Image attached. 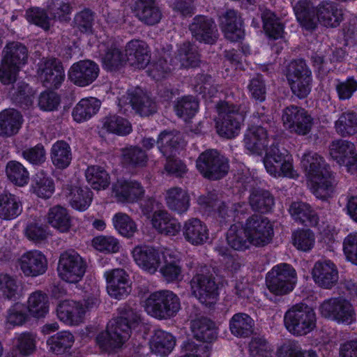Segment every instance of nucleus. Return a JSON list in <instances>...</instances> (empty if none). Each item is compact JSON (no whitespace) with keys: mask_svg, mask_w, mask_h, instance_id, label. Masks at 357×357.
I'll return each mask as SVG.
<instances>
[{"mask_svg":"<svg viewBox=\"0 0 357 357\" xmlns=\"http://www.w3.org/2000/svg\"><path fill=\"white\" fill-rule=\"evenodd\" d=\"M264 164L266 171L274 177L294 178L296 176L291 156L289 154L288 151L284 149H279L275 144H273L267 149L264 158Z\"/></svg>","mask_w":357,"mask_h":357,"instance_id":"nucleus-9","label":"nucleus"},{"mask_svg":"<svg viewBox=\"0 0 357 357\" xmlns=\"http://www.w3.org/2000/svg\"><path fill=\"white\" fill-rule=\"evenodd\" d=\"M191 329L197 340L211 342L217 338V328L213 321L206 317L195 319L191 322Z\"/></svg>","mask_w":357,"mask_h":357,"instance_id":"nucleus-33","label":"nucleus"},{"mask_svg":"<svg viewBox=\"0 0 357 357\" xmlns=\"http://www.w3.org/2000/svg\"><path fill=\"white\" fill-rule=\"evenodd\" d=\"M47 222L59 231L68 232L71 227V218L66 208L59 205L50 208L47 216Z\"/></svg>","mask_w":357,"mask_h":357,"instance_id":"nucleus-38","label":"nucleus"},{"mask_svg":"<svg viewBox=\"0 0 357 357\" xmlns=\"http://www.w3.org/2000/svg\"><path fill=\"white\" fill-rule=\"evenodd\" d=\"M354 144L347 140L340 139L333 142L330 146V154L339 164L347 158L354 154Z\"/></svg>","mask_w":357,"mask_h":357,"instance_id":"nucleus-60","label":"nucleus"},{"mask_svg":"<svg viewBox=\"0 0 357 357\" xmlns=\"http://www.w3.org/2000/svg\"><path fill=\"white\" fill-rule=\"evenodd\" d=\"M108 294L116 299L127 296L131 291L129 276L122 268H115L105 273Z\"/></svg>","mask_w":357,"mask_h":357,"instance_id":"nucleus-19","label":"nucleus"},{"mask_svg":"<svg viewBox=\"0 0 357 357\" xmlns=\"http://www.w3.org/2000/svg\"><path fill=\"white\" fill-rule=\"evenodd\" d=\"M228 245L236 250H245L252 245L245 227L233 225L227 232Z\"/></svg>","mask_w":357,"mask_h":357,"instance_id":"nucleus-35","label":"nucleus"},{"mask_svg":"<svg viewBox=\"0 0 357 357\" xmlns=\"http://www.w3.org/2000/svg\"><path fill=\"white\" fill-rule=\"evenodd\" d=\"M22 204L20 199L10 192L0 194V218L13 220L21 214Z\"/></svg>","mask_w":357,"mask_h":357,"instance_id":"nucleus-34","label":"nucleus"},{"mask_svg":"<svg viewBox=\"0 0 357 357\" xmlns=\"http://www.w3.org/2000/svg\"><path fill=\"white\" fill-rule=\"evenodd\" d=\"M251 357H269L273 351L271 345L263 337H254L249 344Z\"/></svg>","mask_w":357,"mask_h":357,"instance_id":"nucleus-64","label":"nucleus"},{"mask_svg":"<svg viewBox=\"0 0 357 357\" xmlns=\"http://www.w3.org/2000/svg\"><path fill=\"white\" fill-rule=\"evenodd\" d=\"M249 203L253 211L266 213L271 210L275 202L274 197L269 191L257 188L251 192Z\"/></svg>","mask_w":357,"mask_h":357,"instance_id":"nucleus-40","label":"nucleus"},{"mask_svg":"<svg viewBox=\"0 0 357 357\" xmlns=\"http://www.w3.org/2000/svg\"><path fill=\"white\" fill-rule=\"evenodd\" d=\"M27 303L29 312L34 317H44L49 311L48 296L41 291L32 293Z\"/></svg>","mask_w":357,"mask_h":357,"instance_id":"nucleus-46","label":"nucleus"},{"mask_svg":"<svg viewBox=\"0 0 357 357\" xmlns=\"http://www.w3.org/2000/svg\"><path fill=\"white\" fill-rule=\"evenodd\" d=\"M21 114L14 109H4L0 112V136L9 137L16 135L22 124Z\"/></svg>","mask_w":357,"mask_h":357,"instance_id":"nucleus-32","label":"nucleus"},{"mask_svg":"<svg viewBox=\"0 0 357 357\" xmlns=\"http://www.w3.org/2000/svg\"><path fill=\"white\" fill-rule=\"evenodd\" d=\"M112 222L115 229L123 236L131 237L137 231L135 222L126 213L115 214Z\"/></svg>","mask_w":357,"mask_h":357,"instance_id":"nucleus-61","label":"nucleus"},{"mask_svg":"<svg viewBox=\"0 0 357 357\" xmlns=\"http://www.w3.org/2000/svg\"><path fill=\"white\" fill-rule=\"evenodd\" d=\"M176 59L180 63L181 66L185 68L196 67L200 61L198 52L190 43H184L181 45Z\"/></svg>","mask_w":357,"mask_h":357,"instance_id":"nucleus-53","label":"nucleus"},{"mask_svg":"<svg viewBox=\"0 0 357 357\" xmlns=\"http://www.w3.org/2000/svg\"><path fill=\"white\" fill-rule=\"evenodd\" d=\"M119 107L124 113L131 108L142 116H148L157 110L155 102L140 88L128 90L119 98Z\"/></svg>","mask_w":357,"mask_h":357,"instance_id":"nucleus-13","label":"nucleus"},{"mask_svg":"<svg viewBox=\"0 0 357 357\" xmlns=\"http://www.w3.org/2000/svg\"><path fill=\"white\" fill-rule=\"evenodd\" d=\"M51 160L53 165L58 169H66L72 160L71 149L64 141H57L51 149Z\"/></svg>","mask_w":357,"mask_h":357,"instance_id":"nucleus-43","label":"nucleus"},{"mask_svg":"<svg viewBox=\"0 0 357 357\" xmlns=\"http://www.w3.org/2000/svg\"><path fill=\"white\" fill-rule=\"evenodd\" d=\"M196 167L204 178L213 181L225 176L229 168L228 160L214 149L202 153L197 159Z\"/></svg>","mask_w":357,"mask_h":357,"instance_id":"nucleus-8","label":"nucleus"},{"mask_svg":"<svg viewBox=\"0 0 357 357\" xmlns=\"http://www.w3.org/2000/svg\"><path fill=\"white\" fill-rule=\"evenodd\" d=\"M188 192L179 187L168 189L165 193V202L168 208L178 214L185 213L190 207Z\"/></svg>","mask_w":357,"mask_h":357,"instance_id":"nucleus-31","label":"nucleus"},{"mask_svg":"<svg viewBox=\"0 0 357 357\" xmlns=\"http://www.w3.org/2000/svg\"><path fill=\"white\" fill-rule=\"evenodd\" d=\"M132 257L138 266L150 274H154L162 263L159 250L148 245L136 246Z\"/></svg>","mask_w":357,"mask_h":357,"instance_id":"nucleus-20","label":"nucleus"},{"mask_svg":"<svg viewBox=\"0 0 357 357\" xmlns=\"http://www.w3.org/2000/svg\"><path fill=\"white\" fill-rule=\"evenodd\" d=\"M175 345L174 337L164 331H156L150 342L151 351L157 355L165 356L173 349Z\"/></svg>","mask_w":357,"mask_h":357,"instance_id":"nucleus-36","label":"nucleus"},{"mask_svg":"<svg viewBox=\"0 0 357 357\" xmlns=\"http://www.w3.org/2000/svg\"><path fill=\"white\" fill-rule=\"evenodd\" d=\"M287 331L295 335H304L316 326V314L312 308L303 303L296 304L287 310L284 317Z\"/></svg>","mask_w":357,"mask_h":357,"instance_id":"nucleus-6","label":"nucleus"},{"mask_svg":"<svg viewBox=\"0 0 357 357\" xmlns=\"http://www.w3.org/2000/svg\"><path fill=\"white\" fill-rule=\"evenodd\" d=\"M75 341L73 335L67 331L59 332L47 340L49 350L55 354H62L70 349Z\"/></svg>","mask_w":357,"mask_h":357,"instance_id":"nucleus-45","label":"nucleus"},{"mask_svg":"<svg viewBox=\"0 0 357 357\" xmlns=\"http://www.w3.org/2000/svg\"><path fill=\"white\" fill-rule=\"evenodd\" d=\"M254 321L245 313H236L229 321L231 333L238 337H247L253 333Z\"/></svg>","mask_w":357,"mask_h":357,"instance_id":"nucleus-39","label":"nucleus"},{"mask_svg":"<svg viewBox=\"0 0 357 357\" xmlns=\"http://www.w3.org/2000/svg\"><path fill=\"white\" fill-rule=\"evenodd\" d=\"M301 164L312 182V192L317 198L326 199L335 191L337 181L323 157L307 151L302 157Z\"/></svg>","mask_w":357,"mask_h":357,"instance_id":"nucleus-1","label":"nucleus"},{"mask_svg":"<svg viewBox=\"0 0 357 357\" xmlns=\"http://www.w3.org/2000/svg\"><path fill=\"white\" fill-rule=\"evenodd\" d=\"M180 309L179 298L169 290L153 292L145 301V310L147 313L158 319L173 317Z\"/></svg>","mask_w":357,"mask_h":357,"instance_id":"nucleus-4","label":"nucleus"},{"mask_svg":"<svg viewBox=\"0 0 357 357\" xmlns=\"http://www.w3.org/2000/svg\"><path fill=\"white\" fill-rule=\"evenodd\" d=\"M289 212L296 220L306 225L313 227L319 222L318 215L307 203L302 202L292 203Z\"/></svg>","mask_w":357,"mask_h":357,"instance_id":"nucleus-37","label":"nucleus"},{"mask_svg":"<svg viewBox=\"0 0 357 357\" xmlns=\"http://www.w3.org/2000/svg\"><path fill=\"white\" fill-rule=\"evenodd\" d=\"M151 224L160 234L167 236H176L181 230V225L167 211L159 210L153 213Z\"/></svg>","mask_w":357,"mask_h":357,"instance_id":"nucleus-30","label":"nucleus"},{"mask_svg":"<svg viewBox=\"0 0 357 357\" xmlns=\"http://www.w3.org/2000/svg\"><path fill=\"white\" fill-rule=\"evenodd\" d=\"M103 128L111 133L121 136L127 135L132 130L131 123L126 119L116 115L105 117Z\"/></svg>","mask_w":357,"mask_h":357,"instance_id":"nucleus-54","label":"nucleus"},{"mask_svg":"<svg viewBox=\"0 0 357 357\" xmlns=\"http://www.w3.org/2000/svg\"><path fill=\"white\" fill-rule=\"evenodd\" d=\"M192 294L206 305L214 303L218 296V286L215 278L202 267L190 280Z\"/></svg>","mask_w":357,"mask_h":357,"instance_id":"nucleus-12","label":"nucleus"},{"mask_svg":"<svg viewBox=\"0 0 357 357\" xmlns=\"http://www.w3.org/2000/svg\"><path fill=\"white\" fill-rule=\"evenodd\" d=\"M136 12L139 20L147 25H154L158 23L162 16L158 8L151 1L138 3Z\"/></svg>","mask_w":357,"mask_h":357,"instance_id":"nucleus-50","label":"nucleus"},{"mask_svg":"<svg viewBox=\"0 0 357 357\" xmlns=\"http://www.w3.org/2000/svg\"><path fill=\"white\" fill-rule=\"evenodd\" d=\"M296 282L295 269L288 264L275 266L266 275L268 289L277 296L285 295L294 289Z\"/></svg>","mask_w":357,"mask_h":357,"instance_id":"nucleus-7","label":"nucleus"},{"mask_svg":"<svg viewBox=\"0 0 357 357\" xmlns=\"http://www.w3.org/2000/svg\"><path fill=\"white\" fill-rule=\"evenodd\" d=\"M10 93L12 100L21 107H29L33 103V92L29 85L23 82H17Z\"/></svg>","mask_w":357,"mask_h":357,"instance_id":"nucleus-56","label":"nucleus"},{"mask_svg":"<svg viewBox=\"0 0 357 357\" xmlns=\"http://www.w3.org/2000/svg\"><path fill=\"white\" fill-rule=\"evenodd\" d=\"M6 174L9 181L18 186H24L29 180V173L26 167L16 160H10L6 164Z\"/></svg>","mask_w":357,"mask_h":357,"instance_id":"nucleus-52","label":"nucleus"},{"mask_svg":"<svg viewBox=\"0 0 357 357\" xmlns=\"http://www.w3.org/2000/svg\"><path fill=\"white\" fill-rule=\"evenodd\" d=\"M335 129L343 137L357 133V113L354 111L342 112L335 122Z\"/></svg>","mask_w":357,"mask_h":357,"instance_id":"nucleus-44","label":"nucleus"},{"mask_svg":"<svg viewBox=\"0 0 357 357\" xmlns=\"http://www.w3.org/2000/svg\"><path fill=\"white\" fill-rule=\"evenodd\" d=\"M294 11L297 20L308 29H314L317 18L314 7L310 1L301 0L294 6Z\"/></svg>","mask_w":357,"mask_h":357,"instance_id":"nucleus-42","label":"nucleus"},{"mask_svg":"<svg viewBox=\"0 0 357 357\" xmlns=\"http://www.w3.org/2000/svg\"><path fill=\"white\" fill-rule=\"evenodd\" d=\"M164 265L160 268V272L167 282H174L182 279V268L180 261L172 258L169 252L162 254Z\"/></svg>","mask_w":357,"mask_h":357,"instance_id":"nucleus-47","label":"nucleus"},{"mask_svg":"<svg viewBox=\"0 0 357 357\" xmlns=\"http://www.w3.org/2000/svg\"><path fill=\"white\" fill-rule=\"evenodd\" d=\"M199 104L193 96H184L177 100L174 109L176 114L185 120L192 118L198 109Z\"/></svg>","mask_w":357,"mask_h":357,"instance_id":"nucleus-62","label":"nucleus"},{"mask_svg":"<svg viewBox=\"0 0 357 357\" xmlns=\"http://www.w3.org/2000/svg\"><path fill=\"white\" fill-rule=\"evenodd\" d=\"M264 29L266 33L274 39L282 38L284 34V26L269 10H265L261 13Z\"/></svg>","mask_w":357,"mask_h":357,"instance_id":"nucleus-57","label":"nucleus"},{"mask_svg":"<svg viewBox=\"0 0 357 357\" xmlns=\"http://www.w3.org/2000/svg\"><path fill=\"white\" fill-rule=\"evenodd\" d=\"M287 79L292 93L298 98H304L310 93L311 72L304 60H294L289 64Z\"/></svg>","mask_w":357,"mask_h":357,"instance_id":"nucleus-11","label":"nucleus"},{"mask_svg":"<svg viewBox=\"0 0 357 357\" xmlns=\"http://www.w3.org/2000/svg\"><path fill=\"white\" fill-rule=\"evenodd\" d=\"M92 192L88 189L75 187L70 194V203L73 208L79 210H86L91 204Z\"/></svg>","mask_w":357,"mask_h":357,"instance_id":"nucleus-58","label":"nucleus"},{"mask_svg":"<svg viewBox=\"0 0 357 357\" xmlns=\"http://www.w3.org/2000/svg\"><path fill=\"white\" fill-rule=\"evenodd\" d=\"M317 22L327 27H337L343 19V13L338 5L333 1H324L316 10Z\"/></svg>","mask_w":357,"mask_h":357,"instance_id":"nucleus-29","label":"nucleus"},{"mask_svg":"<svg viewBox=\"0 0 357 357\" xmlns=\"http://www.w3.org/2000/svg\"><path fill=\"white\" fill-rule=\"evenodd\" d=\"M4 56L0 67V81L8 84L15 81L17 72L28 59V50L18 42L8 43L3 50Z\"/></svg>","mask_w":357,"mask_h":357,"instance_id":"nucleus-5","label":"nucleus"},{"mask_svg":"<svg viewBox=\"0 0 357 357\" xmlns=\"http://www.w3.org/2000/svg\"><path fill=\"white\" fill-rule=\"evenodd\" d=\"M86 268V261L75 250H70L61 254L57 270L63 280L76 283L82 279Z\"/></svg>","mask_w":357,"mask_h":357,"instance_id":"nucleus-10","label":"nucleus"},{"mask_svg":"<svg viewBox=\"0 0 357 357\" xmlns=\"http://www.w3.org/2000/svg\"><path fill=\"white\" fill-rule=\"evenodd\" d=\"M244 225L253 245L264 246L271 241L273 229L267 218L252 215L246 220Z\"/></svg>","mask_w":357,"mask_h":357,"instance_id":"nucleus-15","label":"nucleus"},{"mask_svg":"<svg viewBox=\"0 0 357 357\" xmlns=\"http://www.w3.org/2000/svg\"><path fill=\"white\" fill-rule=\"evenodd\" d=\"M103 67L108 71L119 70L126 63V55L115 45L109 47L102 58Z\"/></svg>","mask_w":357,"mask_h":357,"instance_id":"nucleus-51","label":"nucleus"},{"mask_svg":"<svg viewBox=\"0 0 357 357\" xmlns=\"http://www.w3.org/2000/svg\"><path fill=\"white\" fill-rule=\"evenodd\" d=\"M17 265L25 276L37 277L47 269L45 256L38 250H31L22 254L17 259Z\"/></svg>","mask_w":357,"mask_h":357,"instance_id":"nucleus-18","label":"nucleus"},{"mask_svg":"<svg viewBox=\"0 0 357 357\" xmlns=\"http://www.w3.org/2000/svg\"><path fill=\"white\" fill-rule=\"evenodd\" d=\"M88 183L94 190L105 189L109 184V176L105 169L100 166L89 167L85 172Z\"/></svg>","mask_w":357,"mask_h":357,"instance_id":"nucleus-49","label":"nucleus"},{"mask_svg":"<svg viewBox=\"0 0 357 357\" xmlns=\"http://www.w3.org/2000/svg\"><path fill=\"white\" fill-rule=\"evenodd\" d=\"M211 347L208 343L188 341L183 344L185 357H210Z\"/></svg>","mask_w":357,"mask_h":357,"instance_id":"nucleus-63","label":"nucleus"},{"mask_svg":"<svg viewBox=\"0 0 357 357\" xmlns=\"http://www.w3.org/2000/svg\"><path fill=\"white\" fill-rule=\"evenodd\" d=\"M56 312L61 321L68 325H78L83 321L85 308L82 303L65 300L59 303Z\"/></svg>","mask_w":357,"mask_h":357,"instance_id":"nucleus-23","label":"nucleus"},{"mask_svg":"<svg viewBox=\"0 0 357 357\" xmlns=\"http://www.w3.org/2000/svg\"><path fill=\"white\" fill-rule=\"evenodd\" d=\"M113 192L118 201L133 203L143 197L144 189L138 181L123 180L113 185Z\"/></svg>","mask_w":357,"mask_h":357,"instance_id":"nucleus-24","label":"nucleus"},{"mask_svg":"<svg viewBox=\"0 0 357 357\" xmlns=\"http://www.w3.org/2000/svg\"><path fill=\"white\" fill-rule=\"evenodd\" d=\"M99 74V67L90 60L75 63L68 70V78L75 85L86 86L93 83Z\"/></svg>","mask_w":357,"mask_h":357,"instance_id":"nucleus-17","label":"nucleus"},{"mask_svg":"<svg viewBox=\"0 0 357 357\" xmlns=\"http://www.w3.org/2000/svg\"><path fill=\"white\" fill-rule=\"evenodd\" d=\"M266 127L256 126L248 130L244 137L245 147L250 153L261 155L268 144Z\"/></svg>","mask_w":357,"mask_h":357,"instance_id":"nucleus-25","label":"nucleus"},{"mask_svg":"<svg viewBox=\"0 0 357 357\" xmlns=\"http://www.w3.org/2000/svg\"><path fill=\"white\" fill-rule=\"evenodd\" d=\"M183 235L188 243L195 245H202L209 238L206 225L196 218H190L184 222Z\"/></svg>","mask_w":357,"mask_h":357,"instance_id":"nucleus-26","label":"nucleus"},{"mask_svg":"<svg viewBox=\"0 0 357 357\" xmlns=\"http://www.w3.org/2000/svg\"><path fill=\"white\" fill-rule=\"evenodd\" d=\"M181 142V137L178 132L163 131L158 137L157 146L164 156L169 157Z\"/></svg>","mask_w":357,"mask_h":357,"instance_id":"nucleus-55","label":"nucleus"},{"mask_svg":"<svg viewBox=\"0 0 357 357\" xmlns=\"http://www.w3.org/2000/svg\"><path fill=\"white\" fill-rule=\"evenodd\" d=\"M319 310L322 317L337 322L350 324L354 319L355 313L352 305L342 297L324 301Z\"/></svg>","mask_w":357,"mask_h":357,"instance_id":"nucleus-14","label":"nucleus"},{"mask_svg":"<svg viewBox=\"0 0 357 357\" xmlns=\"http://www.w3.org/2000/svg\"><path fill=\"white\" fill-rule=\"evenodd\" d=\"M148 155L145 151L137 146L122 149V162L129 167H141L146 165Z\"/></svg>","mask_w":357,"mask_h":357,"instance_id":"nucleus-48","label":"nucleus"},{"mask_svg":"<svg viewBox=\"0 0 357 357\" xmlns=\"http://www.w3.org/2000/svg\"><path fill=\"white\" fill-rule=\"evenodd\" d=\"M291 239L293 245L303 252L311 250L315 243L314 234L310 229H299L294 231Z\"/></svg>","mask_w":357,"mask_h":357,"instance_id":"nucleus-59","label":"nucleus"},{"mask_svg":"<svg viewBox=\"0 0 357 357\" xmlns=\"http://www.w3.org/2000/svg\"><path fill=\"white\" fill-rule=\"evenodd\" d=\"M192 36L197 41L213 44L218 37L217 26L214 20L204 15H197L189 24Z\"/></svg>","mask_w":357,"mask_h":357,"instance_id":"nucleus-16","label":"nucleus"},{"mask_svg":"<svg viewBox=\"0 0 357 357\" xmlns=\"http://www.w3.org/2000/svg\"><path fill=\"white\" fill-rule=\"evenodd\" d=\"M128 60L132 66L142 69L149 63L151 56L148 45L143 40H132L126 46Z\"/></svg>","mask_w":357,"mask_h":357,"instance_id":"nucleus-28","label":"nucleus"},{"mask_svg":"<svg viewBox=\"0 0 357 357\" xmlns=\"http://www.w3.org/2000/svg\"><path fill=\"white\" fill-rule=\"evenodd\" d=\"M314 282L324 289H331L338 280V271L334 263L329 260L317 261L312 271Z\"/></svg>","mask_w":357,"mask_h":357,"instance_id":"nucleus-22","label":"nucleus"},{"mask_svg":"<svg viewBox=\"0 0 357 357\" xmlns=\"http://www.w3.org/2000/svg\"><path fill=\"white\" fill-rule=\"evenodd\" d=\"M220 25L225 37L231 41H236L244 36L241 17L235 10L229 9L220 17Z\"/></svg>","mask_w":357,"mask_h":357,"instance_id":"nucleus-27","label":"nucleus"},{"mask_svg":"<svg viewBox=\"0 0 357 357\" xmlns=\"http://www.w3.org/2000/svg\"><path fill=\"white\" fill-rule=\"evenodd\" d=\"M218 134L231 139L238 135L244 121L245 114L239 105L229 101H220L216 105Z\"/></svg>","mask_w":357,"mask_h":357,"instance_id":"nucleus-3","label":"nucleus"},{"mask_svg":"<svg viewBox=\"0 0 357 357\" xmlns=\"http://www.w3.org/2000/svg\"><path fill=\"white\" fill-rule=\"evenodd\" d=\"M38 74L43 86L50 89H57L63 82V68L56 59H49L41 63Z\"/></svg>","mask_w":357,"mask_h":357,"instance_id":"nucleus-21","label":"nucleus"},{"mask_svg":"<svg viewBox=\"0 0 357 357\" xmlns=\"http://www.w3.org/2000/svg\"><path fill=\"white\" fill-rule=\"evenodd\" d=\"M140 320L141 316L136 309L130 306L123 307L121 317L110 321L107 330L98 334L97 344L105 351L121 347L130 337L131 328Z\"/></svg>","mask_w":357,"mask_h":357,"instance_id":"nucleus-2","label":"nucleus"},{"mask_svg":"<svg viewBox=\"0 0 357 357\" xmlns=\"http://www.w3.org/2000/svg\"><path fill=\"white\" fill-rule=\"evenodd\" d=\"M100 107V102L93 97L82 98L74 107L73 116L77 122L89 119L96 114Z\"/></svg>","mask_w":357,"mask_h":357,"instance_id":"nucleus-41","label":"nucleus"}]
</instances>
